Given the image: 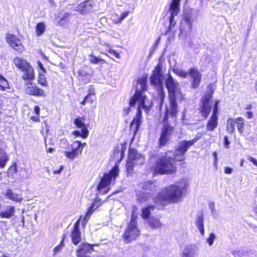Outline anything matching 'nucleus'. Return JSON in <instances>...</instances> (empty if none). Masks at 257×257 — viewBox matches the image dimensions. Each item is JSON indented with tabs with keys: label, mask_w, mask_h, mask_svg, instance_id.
<instances>
[{
	"label": "nucleus",
	"mask_w": 257,
	"mask_h": 257,
	"mask_svg": "<svg viewBox=\"0 0 257 257\" xmlns=\"http://www.w3.org/2000/svg\"><path fill=\"white\" fill-rule=\"evenodd\" d=\"M212 97V93L210 92L205 94L201 99V105L200 107V112L202 116L207 118L209 115L212 109V105L210 104V101Z\"/></svg>",
	"instance_id": "nucleus-10"
},
{
	"label": "nucleus",
	"mask_w": 257,
	"mask_h": 257,
	"mask_svg": "<svg viewBox=\"0 0 257 257\" xmlns=\"http://www.w3.org/2000/svg\"><path fill=\"white\" fill-rule=\"evenodd\" d=\"M180 1L181 0H172L169 5V13L170 16L169 17V26L166 32V34L171 33L174 36L175 31H173L172 29L176 25V21L175 17L177 16L180 11Z\"/></svg>",
	"instance_id": "nucleus-5"
},
{
	"label": "nucleus",
	"mask_w": 257,
	"mask_h": 257,
	"mask_svg": "<svg viewBox=\"0 0 257 257\" xmlns=\"http://www.w3.org/2000/svg\"><path fill=\"white\" fill-rule=\"evenodd\" d=\"M178 187L182 191V192L185 193L189 186V182L187 179L183 178L177 183Z\"/></svg>",
	"instance_id": "nucleus-30"
},
{
	"label": "nucleus",
	"mask_w": 257,
	"mask_h": 257,
	"mask_svg": "<svg viewBox=\"0 0 257 257\" xmlns=\"http://www.w3.org/2000/svg\"><path fill=\"white\" fill-rule=\"evenodd\" d=\"M192 24L190 22L181 20L179 25V38L186 39L191 34L192 29Z\"/></svg>",
	"instance_id": "nucleus-11"
},
{
	"label": "nucleus",
	"mask_w": 257,
	"mask_h": 257,
	"mask_svg": "<svg viewBox=\"0 0 257 257\" xmlns=\"http://www.w3.org/2000/svg\"><path fill=\"white\" fill-rule=\"evenodd\" d=\"M8 160L9 157L5 152L0 148V168H4Z\"/></svg>",
	"instance_id": "nucleus-31"
},
{
	"label": "nucleus",
	"mask_w": 257,
	"mask_h": 257,
	"mask_svg": "<svg viewBox=\"0 0 257 257\" xmlns=\"http://www.w3.org/2000/svg\"><path fill=\"white\" fill-rule=\"evenodd\" d=\"M198 247L195 244H190L186 247L182 254V257H195Z\"/></svg>",
	"instance_id": "nucleus-22"
},
{
	"label": "nucleus",
	"mask_w": 257,
	"mask_h": 257,
	"mask_svg": "<svg viewBox=\"0 0 257 257\" xmlns=\"http://www.w3.org/2000/svg\"><path fill=\"white\" fill-rule=\"evenodd\" d=\"M91 94V96H94L95 95V92H94V91L93 90H91L90 89L89 90V92L88 94Z\"/></svg>",
	"instance_id": "nucleus-63"
},
{
	"label": "nucleus",
	"mask_w": 257,
	"mask_h": 257,
	"mask_svg": "<svg viewBox=\"0 0 257 257\" xmlns=\"http://www.w3.org/2000/svg\"><path fill=\"white\" fill-rule=\"evenodd\" d=\"M183 193L177 185H171L162 189L157 194V199L161 202L178 203L182 201Z\"/></svg>",
	"instance_id": "nucleus-4"
},
{
	"label": "nucleus",
	"mask_w": 257,
	"mask_h": 257,
	"mask_svg": "<svg viewBox=\"0 0 257 257\" xmlns=\"http://www.w3.org/2000/svg\"><path fill=\"white\" fill-rule=\"evenodd\" d=\"M69 16V14L68 13H65L64 14H60L59 18L60 21L65 20L66 18H67Z\"/></svg>",
	"instance_id": "nucleus-48"
},
{
	"label": "nucleus",
	"mask_w": 257,
	"mask_h": 257,
	"mask_svg": "<svg viewBox=\"0 0 257 257\" xmlns=\"http://www.w3.org/2000/svg\"><path fill=\"white\" fill-rule=\"evenodd\" d=\"M5 195L10 200L20 203L23 200L22 196L13 192L11 189L7 190Z\"/></svg>",
	"instance_id": "nucleus-25"
},
{
	"label": "nucleus",
	"mask_w": 257,
	"mask_h": 257,
	"mask_svg": "<svg viewBox=\"0 0 257 257\" xmlns=\"http://www.w3.org/2000/svg\"><path fill=\"white\" fill-rule=\"evenodd\" d=\"M89 217L87 216L86 215H85V216L83 217V219H82V225L83 226V227H85L86 224L87 223V221L89 219Z\"/></svg>",
	"instance_id": "nucleus-49"
},
{
	"label": "nucleus",
	"mask_w": 257,
	"mask_h": 257,
	"mask_svg": "<svg viewBox=\"0 0 257 257\" xmlns=\"http://www.w3.org/2000/svg\"><path fill=\"white\" fill-rule=\"evenodd\" d=\"M22 71L25 72L24 75L23 76V78L24 80H31L34 79V70L33 68L30 65H29L28 68H26V69L25 70Z\"/></svg>",
	"instance_id": "nucleus-28"
},
{
	"label": "nucleus",
	"mask_w": 257,
	"mask_h": 257,
	"mask_svg": "<svg viewBox=\"0 0 257 257\" xmlns=\"http://www.w3.org/2000/svg\"><path fill=\"white\" fill-rule=\"evenodd\" d=\"M89 58L90 62L93 64H97L100 62H104L103 59L98 58L92 54L89 55Z\"/></svg>",
	"instance_id": "nucleus-42"
},
{
	"label": "nucleus",
	"mask_w": 257,
	"mask_h": 257,
	"mask_svg": "<svg viewBox=\"0 0 257 257\" xmlns=\"http://www.w3.org/2000/svg\"><path fill=\"white\" fill-rule=\"evenodd\" d=\"M87 243H82L76 250L77 257H90L91 254L94 250L93 246Z\"/></svg>",
	"instance_id": "nucleus-13"
},
{
	"label": "nucleus",
	"mask_w": 257,
	"mask_h": 257,
	"mask_svg": "<svg viewBox=\"0 0 257 257\" xmlns=\"http://www.w3.org/2000/svg\"><path fill=\"white\" fill-rule=\"evenodd\" d=\"M118 166L115 165L114 167L110 171L109 173L104 174L103 178L101 179L100 183L97 186V189L101 190L105 188L111 182L112 178L114 179L118 175Z\"/></svg>",
	"instance_id": "nucleus-9"
},
{
	"label": "nucleus",
	"mask_w": 257,
	"mask_h": 257,
	"mask_svg": "<svg viewBox=\"0 0 257 257\" xmlns=\"http://www.w3.org/2000/svg\"><path fill=\"white\" fill-rule=\"evenodd\" d=\"M218 126V117L211 115L207 121L206 129L207 131H213Z\"/></svg>",
	"instance_id": "nucleus-23"
},
{
	"label": "nucleus",
	"mask_w": 257,
	"mask_h": 257,
	"mask_svg": "<svg viewBox=\"0 0 257 257\" xmlns=\"http://www.w3.org/2000/svg\"><path fill=\"white\" fill-rule=\"evenodd\" d=\"M247 160L251 162L254 165L257 166V160L251 156H247Z\"/></svg>",
	"instance_id": "nucleus-47"
},
{
	"label": "nucleus",
	"mask_w": 257,
	"mask_h": 257,
	"mask_svg": "<svg viewBox=\"0 0 257 257\" xmlns=\"http://www.w3.org/2000/svg\"><path fill=\"white\" fill-rule=\"evenodd\" d=\"M198 141L195 138L190 141H184L179 143L178 148L175 151V157L172 158L167 154L158 157L155 163L154 173L158 174H171L176 171L174 165L176 161H182L184 156L188 148L193 145Z\"/></svg>",
	"instance_id": "nucleus-1"
},
{
	"label": "nucleus",
	"mask_w": 257,
	"mask_h": 257,
	"mask_svg": "<svg viewBox=\"0 0 257 257\" xmlns=\"http://www.w3.org/2000/svg\"><path fill=\"white\" fill-rule=\"evenodd\" d=\"M173 72L177 75L183 78H186L188 75V73L186 71L181 69H175L173 70Z\"/></svg>",
	"instance_id": "nucleus-41"
},
{
	"label": "nucleus",
	"mask_w": 257,
	"mask_h": 257,
	"mask_svg": "<svg viewBox=\"0 0 257 257\" xmlns=\"http://www.w3.org/2000/svg\"><path fill=\"white\" fill-rule=\"evenodd\" d=\"M189 74L193 80L192 87L194 88L198 87L201 80V74L198 69L195 68H191L189 71Z\"/></svg>",
	"instance_id": "nucleus-18"
},
{
	"label": "nucleus",
	"mask_w": 257,
	"mask_h": 257,
	"mask_svg": "<svg viewBox=\"0 0 257 257\" xmlns=\"http://www.w3.org/2000/svg\"><path fill=\"white\" fill-rule=\"evenodd\" d=\"M224 143L225 147L227 149L229 148V145L230 142H229L227 136H225L224 138Z\"/></svg>",
	"instance_id": "nucleus-50"
},
{
	"label": "nucleus",
	"mask_w": 257,
	"mask_h": 257,
	"mask_svg": "<svg viewBox=\"0 0 257 257\" xmlns=\"http://www.w3.org/2000/svg\"><path fill=\"white\" fill-rule=\"evenodd\" d=\"M85 118L83 117L78 116L74 120V123L78 128H81L82 135L83 138H86L88 136L89 131L84 123Z\"/></svg>",
	"instance_id": "nucleus-19"
},
{
	"label": "nucleus",
	"mask_w": 257,
	"mask_h": 257,
	"mask_svg": "<svg viewBox=\"0 0 257 257\" xmlns=\"http://www.w3.org/2000/svg\"><path fill=\"white\" fill-rule=\"evenodd\" d=\"M31 119L35 121H38L39 120V118L37 116H32Z\"/></svg>",
	"instance_id": "nucleus-62"
},
{
	"label": "nucleus",
	"mask_w": 257,
	"mask_h": 257,
	"mask_svg": "<svg viewBox=\"0 0 257 257\" xmlns=\"http://www.w3.org/2000/svg\"><path fill=\"white\" fill-rule=\"evenodd\" d=\"M139 186L141 188H142L145 191L153 190L154 189V185L151 181L141 183Z\"/></svg>",
	"instance_id": "nucleus-33"
},
{
	"label": "nucleus",
	"mask_w": 257,
	"mask_h": 257,
	"mask_svg": "<svg viewBox=\"0 0 257 257\" xmlns=\"http://www.w3.org/2000/svg\"><path fill=\"white\" fill-rule=\"evenodd\" d=\"M216 238V236L214 233H211L209 234V237L207 238V242L211 246Z\"/></svg>",
	"instance_id": "nucleus-44"
},
{
	"label": "nucleus",
	"mask_w": 257,
	"mask_h": 257,
	"mask_svg": "<svg viewBox=\"0 0 257 257\" xmlns=\"http://www.w3.org/2000/svg\"><path fill=\"white\" fill-rule=\"evenodd\" d=\"M110 53L113 55L115 57H116L118 59H119L120 58L119 54L114 50L110 51Z\"/></svg>",
	"instance_id": "nucleus-54"
},
{
	"label": "nucleus",
	"mask_w": 257,
	"mask_h": 257,
	"mask_svg": "<svg viewBox=\"0 0 257 257\" xmlns=\"http://www.w3.org/2000/svg\"><path fill=\"white\" fill-rule=\"evenodd\" d=\"M26 91L28 94L31 95L39 96H45V91L38 87L35 84L32 83L27 84Z\"/></svg>",
	"instance_id": "nucleus-20"
},
{
	"label": "nucleus",
	"mask_w": 257,
	"mask_h": 257,
	"mask_svg": "<svg viewBox=\"0 0 257 257\" xmlns=\"http://www.w3.org/2000/svg\"><path fill=\"white\" fill-rule=\"evenodd\" d=\"M82 216H81L79 219L75 223L71 231L70 237L72 242L77 245L81 240V234L79 230V225Z\"/></svg>",
	"instance_id": "nucleus-12"
},
{
	"label": "nucleus",
	"mask_w": 257,
	"mask_h": 257,
	"mask_svg": "<svg viewBox=\"0 0 257 257\" xmlns=\"http://www.w3.org/2000/svg\"><path fill=\"white\" fill-rule=\"evenodd\" d=\"M37 64H38V66H39V67L43 71V72H45V69L42 63L40 61H38L37 62Z\"/></svg>",
	"instance_id": "nucleus-55"
},
{
	"label": "nucleus",
	"mask_w": 257,
	"mask_h": 257,
	"mask_svg": "<svg viewBox=\"0 0 257 257\" xmlns=\"http://www.w3.org/2000/svg\"><path fill=\"white\" fill-rule=\"evenodd\" d=\"M6 38L7 42L15 50L19 53H22L24 51V47L22 45L21 40L18 39L16 36L9 34L7 35Z\"/></svg>",
	"instance_id": "nucleus-14"
},
{
	"label": "nucleus",
	"mask_w": 257,
	"mask_h": 257,
	"mask_svg": "<svg viewBox=\"0 0 257 257\" xmlns=\"http://www.w3.org/2000/svg\"><path fill=\"white\" fill-rule=\"evenodd\" d=\"M219 102V100L215 101V102L214 104L213 113L211 115H214V116H217V114L218 113Z\"/></svg>",
	"instance_id": "nucleus-45"
},
{
	"label": "nucleus",
	"mask_w": 257,
	"mask_h": 257,
	"mask_svg": "<svg viewBox=\"0 0 257 257\" xmlns=\"http://www.w3.org/2000/svg\"><path fill=\"white\" fill-rule=\"evenodd\" d=\"M145 157L139 154L136 149H131L129 150L128 158L126 164V170L128 173L133 171L134 166L136 164H142L143 163Z\"/></svg>",
	"instance_id": "nucleus-8"
},
{
	"label": "nucleus",
	"mask_w": 257,
	"mask_h": 257,
	"mask_svg": "<svg viewBox=\"0 0 257 257\" xmlns=\"http://www.w3.org/2000/svg\"><path fill=\"white\" fill-rule=\"evenodd\" d=\"M63 169V167L62 166H61L60 169L54 170L53 171V173L55 174H60Z\"/></svg>",
	"instance_id": "nucleus-58"
},
{
	"label": "nucleus",
	"mask_w": 257,
	"mask_h": 257,
	"mask_svg": "<svg viewBox=\"0 0 257 257\" xmlns=\"http://www.w3.org/2000/svg\"><path fill=\"white\" fill-rule=\"evenodd\" d=\"M38 82L39 84L42 85V86H47V83L46 78L45 77V76L41 73H39V76H38Z\"/></svg>",
	"instance_id": "nucleus-43"
},
{
	"label": "nucleus",
	"mask_w": 257,
	"mask_h": 257,
	"mask_svg": "<svg viewBox=\"0 0 257 257\" xmlns=\"http://www.w3.org/2000/svg\"><path fill=\"white\" fill-rule=\"evenodd\" d=\"M54 149L52 148H49L47 152L51 153L53 151Z\"/></svg>",
	"instance_id": "nucleus-64"
},
{
	"label": "nucleus",
	"mask_w": 257,
	"mask_h": 257,
	"mask_svg": "<svg viewBox=\"0 0 257 257\" xmlns=\"http://www.w3.org/2000/svg\"><path fill=\"white\" fill-rule=\"evenodd\" d=\"M85 99L86 100L87 102H89L90 104H92L93 102L94 97L91 96V94H88L85 97Z\"/></svg>",
	"instance_id": "nucleus-46"
},
{
	"label": "nucleus",
	"mask_w": 257,
	"mask_h": 257,
	"mask_svg": "<svg viewBox=\"0 0 257 257\" xmlns=\"http://www.w3.org/2000/svg\"><path fill=\"white\" fill-rule=\"evenodd\" d=\"M172 132L173 127L172 126L168 123L164 124L159 139V145L160 146H163L166 144Z\"/></svg>",
	"instance_id": "nucleus-15"
},
{
	"label": "nucleus",
	"mask_w": 257,
	"mask_h": 257,
	"mask_svg": "<svg viewBox=\"0 0 257 257\" xmlns=\"http://www.w3.org/2000/svg\"><path fill=\"white\" fill-rule=\"evenodd\" d=\"M0 87L3 90H5L9 87L8 82L2 75H0Z\"/></svg>",
	"instance_id": "nucleus-38"
},
{
	"label": "nucleus",
	"mask_w": 257,
	"mask_h": 257,
	"mask_svg": "<svg viewBox=\"0 0 257 257\" xmlns=\"http://www.w3.org/2000/svg\"><path fill=\"white\" fill-rule=\"evenodd\" d=\"M14 63L18 68L22 70H25L30 65L26 60L19 57L14 58Z\"/></svg>",
	"instance_id": "nucleus-24"
},
{
	"label": "nucleus",
	"mask_w": 257,
	"mask_h": 257,
	"mask_svg": "<svg viewBox=\"0 0 257 257\" xmlns=\"http://www.w3.org/2000/svg\"><path fill=\"white\" fill-rule=\"evenodd\" d=\"M165 84L169 93V106L166 108L164 120H167L169 116H176L178 112V105L176 101L177 100L181 101L184 98L178 83L173 79L170 73L168 74Z\"/></svg>",
	"instance_id": "nucleus-3"
},
{
	"label": "nucleus",
	"mask_w": 257,
	"mask_h": 257,
	"mask_svg": "<svg viewBox=\"0 0 257 257\" xmlns=\"http://www.w3.org/2000/svg\"><path fill=\"white\" fill-rule=\"evenodd\" d=\"M213 156L214 158V163H215V165H216V162H217V153L216 152H214L213 154Z\"/></svg>",
	"instance_id": "nucleus-61"
},
{
	"label": "nucleus",
	"mask_w": 257,
	"mask_h": 257,
	"mask_svg": "<svg viewBox=\"0 0 257 257\" xmlns=\"http://www.w3.org/2000/svg\"><path fill=\"white\" fill-rule=\"evenodd\" d=\"M148 224L153 229L161 228L163 226V223L160 221V219L155 217H151L149 219Z\"/></svg>",
	"instance_id": "nucleus-26"
},
{
	"label": "nucleus",
	"mask_w": 257,
	"mask_h": 257,
	"mask_svg": "<svg viewBox=\"0 0 257 257\" xmlns=\"http://www.w3.org/2000/svg\"><path fill=\"white\" fill-rule=\"evenodd\" d=\"M196 225L201 235L203 236L205 231L203 223V215L202 213L197 216L196 220Z\"/></svg>",
	"instance_id": "nucleus-27"
},
{
	"label": "nucleus",
	"mask_w": 257,
	"mask_h": 257,
	"mask_svg": "<svg viewBox=\"0 0 257 257\" xmlns=\"http://www.w3.org/2000/svg\"><path fill=\"white\" fill-rule=\"evenodd\" d=\"M65 236H63V238L62 240H61L60 243L56 246L53 250V255H56L58 252H60L61 250L62 249L63 247L64 246V239Z\"/></svg>",
	"instance_id": "nucleus-39"
},
{
	"label": "nucleus",
	"mask_w": 257,
	"mask_h": 257,
	"mask_svg": "<svg viewBox=\"0 0 257 257\" xmlns=\"http://www.w3.org/2000/svg\"><path fill=\"white\" fill-rule=\"evenodd\" d=\"M86 145L85 143H82L79 141H75L74 142L72 146L74 147L76 146V148L79 151H80V153H82V151L84 147Z\"/></svg>",
	"instance_id": "nucleus-40"
},
{
	"label": "nucleus",
	"mask_w": 257,
	"mask_h": 257,
	"mask_svg": "<svg viewBox=\"0 0 257 257\" xmlns=\"http://www.w3.org/2000/svg\"><path fill=\"white\" fill-rule=\"evenodd\" d=\"M15 212L14 206L7 205L2 208L0 211V217L2 218L10 219L12 217Z\"/></svg>",
	"instance_id": "nucleus-21"
},
{
	"label": "nucleus",
	"mask_w": 257,
	"mask_h": 257,
	"mask_svg": "<svg viewBox=\"0 0 257 257\" xmlns=\"http://www.w3.org/2000/svg\"><path fill=\"white\" fill-rule=\"evenodd\" d=\"M150 79L152 85L159 87L161 93V101H163L165 94L163 91V73L161 64H159L156 66Z\"/></svg>",
	"instance_id": "nucleus-6"
},
{
	"label": "nucleus",
	"mask_w": 257,
	"mask_h": 257,
	"mask_svg": "<svg viewBox=\"0 0 257 257\" xmlns=\"http://www.w3.org/2000/svg\"><path fill=\"white\" fill-rule=\"evenodd\" d=\"M40 107L38 106H35V107H34V111L35 112V113L38 115H39V113H40Z\"/></svg>",
	"instance_id": "nucleus-57"
},
{
	"label": "nucleus",
	"mask_w": 257,
	"mask_h": 257,
	"mask_svg": "<svg viewBox=\"0 0 257 257\" xmlns=\"http://www.w3.org/2000/svg\"><path fill=\"white\" fill-rule=\"evenodd\" d=\"M235 123L236 124L237 130L240 133L243 132V125H244V119L242 117H238L234 120Z\"/></svg>",
	"instance_id": "nucleus-35"
},
{
	"label": "nucleus",
	"mask_w": 257,
	"mask_h": 257,
	"mask_svg": "<svg viewBox=\"0 0 257 257\" xmlns=\"http://www.w3.org/2000/svg\"><path fill=\"white\" fill-rule=\"evenodd\" d=\"M45 30V24L43 23H39L36 26V33L37 35H41Z\"/></svg>",
	"instance_id": "nucleus-37"
},
{
	"label": "nucleus",
	"mask_w": 257,
	"mask_h": 257,
	"mask_svg": "<svg viewBox=\"0 0 257 257\" xmlns=\"http://www.w3.org/2000/svg\"><path fill=\"white\" fill-rule=\"evenodd\" d=\"M131 111V108L130 106L125 107L123 110V115L124 116L127 115Z\"/></svg>",
	"instance_id": "nucleus-51"
},
{
	"label": "nucleus",
	"mask_w": 257,
	"mask_h": 257,
	"mask_svg": "<svg viewBox=\"0 0 257 257\" xmlns=\"http://www.w3.org/2000/svg\"><path fill=\"white\" fill-rule=\"evenodd\" d=\"M72 150L71 151H65L64 154L66 158L71 160H73L75 157L81 154V153H80V151H79L76 147L74 148L73 146H72Z\"/></svg>",
	"instance_id": "nucleus-29"
},
{
	"label": "nucleus",
	"mask_w": 257,
	"mask_h": 257,
	"mask_svg": "<svg viewBox=\"0 0 257 257\" xmlns=\"http://www.w3.org/2000/svg\"><path fill=\"white\" fill-rule=\"evenodd\" d=\"M97 202H99V199L96 198L95 200L94 203H92L91 206L89 207L85 215L90 217L92 213L98 208L99 205H96Z\"/></svg>",
	"instance_id": "nucleus-32"
},
{
	"label": "nucleus",
	"mask_w": 257,
	"mask_h": 257,
	"mask_svg": "<svg viewBox=\"0 0 257 257\" xmlns=\"http://www.w3.org/2000/svg\"><path fill=\"white\" fill-rule=\"evenodd\" d=\"M199 13V10H194L193 9H185L184 12L182 20L193 24L197 20Z\"/></svg>",
	"instance_id": "nucleus-16"
},
{
	"label": "nucleus",
	"mask_w": 257,
	"mask_h": 257,
	"mask_svg": "<svg viewBox=\"0 0 257 257\" xmlns=\"http://www.w3.org/2000/svg\"><path fill=\"white\" fill-rule=\"evenodd\" d=\"M227 131L230 134H232L235 131V121L232 118H229L227 122Z\"/></svg>",
	"instance_id": "nucleus-34"
},
{
	"label": "nucleus",
	"mask_w": 257,
	"mask_h": 257,
	"mask_svg": "<svg viewBox=\"0 0 257 257\" xmlns=\"http://www.w3.org/2000/svg\"><path fill=\"white\" fill-rule=\"evenodd\" d=\"M136 218L133 216L123 234L124 241L128 243L136 239L140 235V230L137 227Z\"/></svg>",
	"instance_id": "nucleus-7"
},
{
	"label": "nucleus",
	"mask_w": 257,
	"mask_h": 257,
	"mask_svg": "<svg viewBox=\"0 0 257 257\" xmlns=\"http://www.w3.org/2000/svg\"><path fill=\"white\" fill-rule=\"evenodd\" d=\"M129 14V12H123L120 17L119 18V21H121L122 20H123L126 17H127V16H128Z\"/></svg>",
	"instance_id": "nucleus-52"
},
{
	"label": "nucleus",
	"mask_w": 257,
	"mask_h": 257,
	"mask_svg": "<svg viewBox=\"0 0 257 257\" xmlns=\"http://www.w3.org/2000/svg\"><path fill=\"white\" fill-rule=\"evenodd\" d=\"M246 113V116L248 119L252 118V113L251 111H247Z\"/></svg>",
	"instance_id": "nucleus-60"
},
{
	"label": "nucleus",
	"mask_w": 257,
	"mask_h": 257,
	"mask_svg": "<svg viewBox=\"0 0 257 257\" xmlns=\"http://www.w3.org/2000/svg\"><path fill=\"white\" fill-rule=\"evenodd\" d=\"M73 135L76 137L81 136L82 133L79 131H75L72 133Z\"/></svg>",
	"instance_id": "nucleus-59"
},
{
	"label": "nucleus",
	"mask_w": 257,
	"mask_h": 257,
	"mask_svg": "<svg viewBox=\"0 0 257 257\" xmlns=\"http://www.w3.org/2000/svg\"><path fill=\"white\" fill-rule=\"evenodd\" d=\"M147 76H143L138 79L137 83L141 85L140 89L137 90L135 94L131 99L129 104L133 106L137 102L138 104L137 113L136 117L133 119L130 125V129L136 134L139 130L142 123V113L141 109L146 108L145 99L146 96L144 95L143 92L147 90Z\"/></svg>",
	"instance_id": "nucleus-2"
},
{
	"label": "nucleus",
	"mask_w": 257,
	"mask_h": 257,
	"mask_svg": "<svg viewBox=\"0 0 257 257\" xmlns=\"http://www.w3.org/2000/svg\"><path fill=\"white\" fill-rule=\"evenodd\" d=\"M94 4V3L92 0H86L84 2L79 4L75 8V10L82 14H85L92 11Z\"/></svg>",
	"instance_id": "nucleus-17"
},
{
	"label": "nucleus",
	"mask_w": 257,
	"mask_h": 257,
	"mask_svg": "<svg viewBox=\"0 0 257 257\" xmlns=\"http://www.w3.org/2000/svg\"><path fill=\"white\" fill-rule=\"evenodd\" d=\"M209 207L212 213H214L215 211V205L214 202L209 203Z\"/></svg>",
	"instance_id": "nucleus-53"
},
{
	"label": "nucleus",
	"mask_w": 257,
	"mask_h": 257,
	"mask_svg": "<svg viewBox=\"0 0 257 257\" xmlns=\"http://www.w3.org/2000/svg\"><path fill=\"white\" fill-rule=\"evenodd\" d=\"M154 206L150 205L148 207L143 209L142 210V216L144 218H148L151 213V209H153Z\"/></svg>",
	"instance_id": "nucleus-36"
},
{
	"label": "nucleus",
	"mask_w": 257,
	"mask_h": 257,
	"mask_svg": "<svg viewBox=\"0 0 257 257\" xmlns=\"http://www.w3.org/2000/svg\"><path fill=\"white\" fill-rule=\"evenodd\" d=\"M232 172V169L230 167H225L224 172L226 174H231Z\"/></svg>",
	"instance_id": "nucleus-56"
}]
</instances>
